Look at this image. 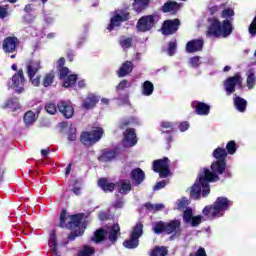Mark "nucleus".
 Returning <instances> with one entry per match:
<instances>
[{
  "mask_svg": "<svg viewBox=\"0 0 256 256\" xmlns=\"http://www.w3.org/2000/svg\"><path fill=\"white\" fill-rule=\"evenodd\" d=\"M213 157L217 159L212 163L211 170L204 168L198 175V180L191 187L190 195L192 199H199L201 197H207L211 193L209 183H215L219 181V175L225 173V158L227 157V150L225 148H216L213 152Z\"/></svg>",
  "mask_w": 256,
  "mask_h": 256,
  "instance_id": "nucleus-1",
  "label": "nucleus"
},
{
  "mask_svg": "<svg viewBox=\"0 0 256 256\" xmlns=\"http://www.w3.org/2000/svg\"><path fill=\"white\" fill-rule=\"evenodd\" d=\"M234 15L235 11H233V9L225 8L224 6L221 17L225 20L220 22L216 18H211L209 20L210 26L208 28V34L213 35L214 37H229V35L233 33L231 21H233Z\"/></svg>",
  "mask_w": 256,
  "mask_h": 256,
  "instance_id": "nucleus-2",
  "label": "nucleus"
},
{
  "mask_svg": "<svg viewBox=\"0 0 256 256\" xmlns=\"http://www.w3.org/2000/svg\"><path fill=\"white\" fill-rule=\"evenodd\" d=\"M233 203L225 197H218L212 205L205 206L202 213L207 219L213 220L225 215Z\"/></svg>",
  "mask_w": 256,
  "mask_h": 256,
  "instance_id": "nucleus-3",
  "label": "nucleus"
},
{
  "mask_svg": "<svg viewBox=\"0 0 256 256\" xmlns=\"http://www.w3.org/2000/svg\"><path fill=\"white\" fill-rule=\"evenodd\" d=\"M120 230L119 224H114L106 228L96 230L92 241H94V243H101L104 239H109L111 243H115V241H117V234Z\"/></svg>",
  "mask_w": 256,
  "mask_h": 256,
  "instance_id": "nucleus-4",
  "label": "nucleus"
},
{
  "mask_svg": "<svg viewBox=\"0 0 256 256\" xmlns=\"http://www.w3.org/2000/svg\"><path fill=\"white\" fill-rule=\"evenodd\" d=\"M103 137V128H94L90 132H83L80 136V141L86 147H91L95 145Z\"/></svg>",
  "mask_w": 256,
  "mask_h": 256,
  "instance_id": "nucleus-5",
  "label": "nucleus"
},
{
  "mask_svg": "<svg viewBox=\"0 0 256 256\" xmlns=\"http://www.w3.org/2000/svg\"><path fill=\"white\" fill-rule=\"evenodd\" d=\"M103 137V128H94L90 132H83L80 136V141L86 147H91L95 145Z\"/></svg>",
  "mask_w": 256,
  "mask_h": 256,
  "instance_id": "nucleus-6",
  "label": "nucleus"
},
{
  "mask_svg": "<svg viewBox=\"0 0 256 256\" xmlns=\"http://www.w3.org/2000/svg\"><path fill=\"white\" fill-rule=\"evenodd\" d=\"M143 235V224L137 223L131 233L130 239L126 240L123 245L126 249H135L139 247V238Z\"/></svg>",
  "mask_w": 256,
  "mask_h": 256,
  "instance_id": "nucleus-7",
  "label": "nucleus"
},
{
  "mask_svg": "<svg viewBox=\"0 0 256 256\" xmlns=\"http://www.w3.org/2000/svg\"><path fill=\"white\" fill-rule=\"evenodd\" d=\"M81 223V214L67 216V211L63 210L60 215V227L67 229H73L75 227H79Z\"/></svg>",
  "mask_w": 256,
  "mask_h": 256,
  "instance_id": "nucleus-8",
  "label": "nucleus"
},
{
  "mask_svg": "<svg viewBox=\"0 0 256 256\" xmlns=\"http://www.w3.org/2000/svg\"><path fill=\"white\" fill-rule=\"evenodd\" d=\"M153 170L159 173L160 177H169L171 170H169V158L164 157L153 162Z\"/></svg>",
  "mask_w": 256,
  "mask_h": 256,
  "instance_id": "nucleus-9",
  "label": "nucleus"
},
{
  "mask_svg": "<svg viewBox=\"0 0 256 256\" xmlns=\"http://www.w3.org/2000/svg\"><path fill=\"white\" fill-rule=\"evenodd\" d=\"M10 87L16 91V93H23V91H25V75L23 74V70H19L13 75Z\"/></svg>",
  "mask_w": 256,
  "mask_h": 256,
  "instance_id": "nucleus-10",
  "label": "nucleus"
},
{
  "mask_svg": "<svg viewBox=\"0 0 256 256\" xmlns=\"http://www.w3.org/2000/svg\"><path fill=\"white\" fill-rule=\"evenodd\" d=\"M129 19V14L124 11H116L110 20V25L108 26V31H113V29L119 27L123 21Z\"/></svg>",
  "mask_w": 256,
  "mask_h": 256,
  "instance_id": "nucleus-11",
  "label": "nucleus"
},
{
  "mask_svg": "<svg viewBox=\"0 0 256 256\" xmlns=\"http://www.w3.org/2000/svg\"><path fill=\"white\" fill-rule=\"evenodd\" d=\"M241 85H243V79L239 74H236L235 76L228 78L224 83L225 91L228 93V95L234 93L235 87H241Z\"/></svg>",
  "mask_w": 256,
  "mask_h": 256,
  "instance_id": "nucleus-12",
  "label": "nucleus"
},
{
  "mask_svg": "<svg viewBox=\"0 0 256 256\" xmlns=\"http://www.w3.org/2000/svg\"><path fill=\"white\" fill-rule=\"evenodd\" d=\"M155 17L153 15L143 16L139 19L137 24L138 31L145 33L146 31H150L155 25Z\"/></svg>",
  "mask_w": 256,
  "mask_h": 256,
  "instance_id": "nucleus-13",
  "label": "nucleus"
},
{
  "mask_svg": "<svg viewBox=\"0 0 256 256\" xmlns=\"http://www.w3.org/2000/svg\"><path fill=\"white\" fill-rule=\"evenodd\" d=\"M179 25H181L179 19L166 20L162 25V34L173 35V33H177Z\"/></svg>",
  "mask_w": 256,
  "mask_h": 256,
  "instance_id": "nucleus-14",
  "label": "nucleus"
},
{
  "mask_svg": "<svg viewBox=\"0 0 256 256\" xmlns=\"http://www.w3.org/2000/svg\"><path fill=\"white\" fill-rule=\"evenodd\" d=\"M58 111L66 119H71V117L75 115V108H73V104H71L69 101H60L58 103Z\"/></svg>",
  "mask_w": 256,
  "mask_h": 256,
  "instance_id": "nucleus-15",
  "label": "nucleus"
},
{
  "mask_svg": "<svg viewBox=\"0 0 256 256\" xmlns=\"http://www.w3.org/2000/svg\"><path fill=\"white\" fill-rule=\"evenodd\" d=\"M165 233H167V235H171V233H174V235L171 236L170 239H173V237H179L181 235V221L172 220L166 223Z\"/></svg>",
  "mask_w": 256,
  "mask_h": 256,
  "instance_id": "nucleus-16",
  "label": "nucleus"
},
{
  "mask_svg": "<svg viewBox=\"0 0 256 256\" xmlns=\"http://www.w3.org/2000/svg\"><path fill=\"white\" fill-rule=\"evenodd\" d=\"M124 147H134L137 145V134H135V130L128 128L124 132V139H123Z\"/></svg>",
  "mask_w": 256,
  "mask_h": 256,
  "instance_id": "nucleus-17",
  "label": "nucleus"
},
{
  "mask_svg": "<svg viewBox=\"0 0 256 256\" xmlns=\"http://www.w3.org/2000/svg\"><path fill=\"white\" fill-rule=\"evenodd\" d=\"M19 43V40H17L16 37H7L2 44V49L5 51V53H13L15 49H17V45Z\"/></svg>",
  "mask_w": 256,
  "mask_h": 256,
  "instance_id": "nucleus-18",
  "label": "nucleus"
},
{
  "mask_svg": "<svg viewBox=\"0 0 256 256\" xmlns=\"http://www.w3.org/2000/svg\"><path fill=\"white\" fill-rule=\"evenodd\" d=\"M26 69L28 77H35L41 69V60H30L26 65Z\"/></svg>",
  "mask_w": 256,
  "mask_h": 256,
  "instance_id": "nucleus-19",
  "label": "nucleus"
},
{
  "mask_svg": "<svg viewBox=\"0 0 256 256\" xmlns=\"http://www.w3.org/2000/svg\"><path fill=\"white\" fill-rule=\"evenodd\" d=\"M203 49V40L195 39L186 44V53H197Z\"/></svg>",
  "mask_w": 256,
  "mask_h": 256,
  "instance_id": "nucleus-20",
  "label": "nucleus"
},
{
  "mask_svg": "<svg viewBox=\"0 0 256 256\" xmlns=\"http://www.w3.org/2000/svg\"><path fill=\"white\" fill-rule=\"evenodd\" d=\"M192 107H194L197 115H209L210 107L203 102H193Z\"/></svg>",
  "mask_w": 256,
  "mask_h": 256,
  "instance_id": "nucleus-21",
  "label": "nucleus"
},
{
  "mask_svg": "<svg viewBox=\"0 0 256 256\" xmlns=\"http://www.w3.org/2000/svg\"><path fill=\"white\" fill-rule=\"evenodd\" d=\"M99 102V99H97V96L95 94H90L88 97L83 101L82 107L83 109H93L95 105Z\"/></svg>",
  "mask_w": 256,
  "mask_h": 256,
  "instance_id": "nucleus-22",
  "label": "nucleus"
},
{
  "mask_svg": "<svg viewBox=\"0 0 256 256\" xmlns=\"http://www.w3.org/2000/svg\"><path fill=\"white\" fill-rule=\"evenodd\" d=\"M181 9V5L177 2H167L164 4L162 11L164 13H177Z\"/></svg>",
  "mask_w": 256,
  "mask_h": 256,
  "instance_id": "nucleus-23",
  "label": "nucleus"
},
{
  "mask_svg": "<svg viewBox=\"0 0 256 256\" xmlns=\"http://www.w3.org/2000/svg\"><path fill=\"white\" fill-rule=\"evenodd\" d=\"M131 177L132 179H134L135 183L139 185L143 183V181H145V172H143V170H141L140 168H136L132 170Z\"/></svg>",
  "mask_w": 256,
  "mask_h": 256,
  "instance_id": "nucleus-24",
  "label": "nucleus"
},
{
  "mask_svg": "<svg viewBox=\"0 0 256 256\" xmlns=\"http://www.w3.org/2000/svg\"><path fill=\"white\" fill-rule=\"evenodd\" d=\"M99 187L105 191V193H111L115 189V184L109 182V180L102 178L98 181Z\"/></svg>",
  "mask_w": 256,
  "mask_h": 256,
  "instance_id": "nucleus-25",
  "label": "nucleus"
},
{
  "mask_svg": "<svg viewBox=\"0 0 256 256\" xmlns=\"http://www.w3.org/2000/svg\"><path fill=\"white\" fill-rule=\"evenodd\" d=\"M131 71H133V63L126 61L120 67L118 76L125 77L126 75H129V73H131Z\"/></svg>",
  "mask_w": 256,
  "mask_h": 256,
  "instance_id": "nucleus-26",
  "label": "nucleus"
},
{
  "mask_svg": "<svg viewBox=\"0 0 256 256\" xmlns=\"http://www.w3.org/2000/svg\"><path fill=\"white\" fill-rule=\"evenodd\" d=\"M234 105L237 109V111H240V113H245V109H247V100L235 96L234 97Z\"/></svg>",
  "mask_w": 256,
  "mask_h": 256,
  "instance_id": "nucleus-27",
  "label": "nucleus"
},
{
  "mask_svg": "<svg viewBox=\"0 0 256 256\" xmlns=\"http://www.w3.org/2000/svg\"><path fill=\"white\" fill-rule=\"evenodd\" d=\"M116 154L114 151H104L102 153L101 156L98 157V161H100V163H109V161H113V159H115Z\"/></svg>",
  "mask_w": 256,
  "mask_h": 256,
  "instance_id": "nucleus-28",
  "label": "nucleus"
},
{
  "mask_svg": "<svg viewBox=\"0 0 256 256\" xmlns=\"http://www.w3.org/2000/svg\"><path fill=\"white\" fill-rule=\"evenodd\" d=\"M154 89L155 87L153 86V83L150 81H145L142 85V95L149 97V95H153Z\"/></svg>",
  "mask_w": 256,
  "mask_h": 256,
  "instance_id": "nucleus-29",
  "label": "nucleus"
},
{
  "mask_svg": "<svg viewBox=\"0 0 256 256\" xmlns=\"http://www.w3.org/2000/svg\"><path fill=\"white\" fill-rule=\"evenodd\" d=\"M119 193L122 195H127L131 191V182L129 180L121 181L118 184Z\"/></svg>",
  "mask_w": 256,
  "mask_h": 256,
  "instance_id": "nucleus-30",
  "label": "nucleus"
},
{
  "mask_svg": "<svg viewBox=\"0 0 256 256\" xmlns=\"http://www.w3.org/2000/svg\"><path fill=\"white\" fill-rule=\"evenodd\" d=\"M77 83V75L70 74L63 80V87H73Z\"/></svg>",
  "mask_w": 256,
  "mask_h": 256,
  "instance_id": "nucleus-31",
  "label": "nucleus"
},
{
  "mask_svg": "<svg viewBox=\"0 0 256 256\" xmlns=\"http://www.w3.org/2000/svg\"><path fill=\"white\" fill-rule=\"evenodd\" d=\"M255 83H256L255 72L253 70H250L247 72V87H248V89H253V87H255Z\"/></svg>",
  "mask_w": 256,
  "mask_h": 256,
  "instance_id": "nucleus-32",
  "label": "nucleus"
},
{
  "mask_svg": "<svg viewBox=\"0 0 256 256\" xmlns=\"http://www.w3.org/2000/svg\"><path fill=\"white\" fill-rule=\"evenodd\" d=\"M35 121H37V116L32 111H28L24 115V122L26 125H33Z\"/></svg>",
  "mask_w": 256,
  "mask_h": 256,
  "instance_id": "nucleus-33",
  "label": "nucleus"
},
{
  "mask_svg": "<svg viewBox=\"0 0 256 256\" xmlns=\"http://www.w3.org/2000/svg\"><path fill=\"white\" fill-rule=\"evenodd\" d=\"M134 9L135 11H142V9H145L147 5H149V0H134Z\"/></svg>",
  "mask_w": 256,
  "mask_h": 256,
  "instance_id": "nucleus-34",
  "label": "nucleus"
},
{
  "mask_svg": "<svg viewBox=\"0 0 256 256\" xmlns=\"http://www.w3.org/2000/svg\"><path fill=\"white\" fill-rule=\"evenodd\" d=\"M57 108L59 109L55 102H48L45 105L46 113H48L49 115H55L57 113Z\"/></svg>",
  "mask_w": 256,
  "mask_h": 256,
  "instance_id": "nucleus-35",
  "label": "nucleus"
},
{
  "mask_svg": "<svg viewBox=\"0 0 256 256\" xmlns=\"http://www.w3.org/2000/svg\"><path fill=\"white\" fill-rule=\"evenodd\" d=\"M188 205H189V200H187L186 198H182L176 201V209H178V211H185V209H188L187 208Z\"/></svg>",
  "mask_w": 256,
  "mask_h": 256,
  "instance_id": "nucleus-36",
  "label": "nucleus"
},
{
  "mask_svg": "<svg viewBox=\"0 0 256 256\" xmlns=\"http://www.w3.org/2000/svg\"><path fill=\"white\" fill-rule=\"evenodd\" d=\"M93 253H95V248L91 246H84V248L78 252L77 256H91Z\"/></svg>",
  "mask_w": 256,
  "mask_h": 256,
  "instance_id": "nucleus-37",
  "label": "nucleus"
},
{
  "mask_svg": "<svg viewBox=\"0 0 256 256\" xmlns=\"http://www.w3.org/2000/svg\"><path fill=\"white\" fill-rule=\"evenodd\" d=\"M54 79L55 74H53V72L46 74L43 78V85L45 87H50L53 84Z\"/></svg>",
  "mask_w": 256,
  "mask_h": 256,
  "instance_id": "nucleus-38",
  "label": "nucleus"
},
{
  "mask_svg": "<svg viewBox=\"0 0 256 256\" xmlns=\"http://www.w3.org/2000/svg\"><path fill=\"white\" fill-rule=\"evenodd\" d=\"M166 255H167V248L161 246V247L154 248L150 256H166Z\"/></svg>",
  "mask_w": 256,
  "mask_h": 256,
  "instance_id": "nucleus-39",
  "label": "nucleus"
},
{
  "mask_svg": "<svg viewBox=\"0 0 256 256\" xmlns=\"http://www.w3.org/2000/svg\"><path fill=\"white\" fill-rule=\"evenodd\" d=\"M191 219H193V209L186 208L183 214V221L184 223H191Z\"/></svg>",
  "mask_w": 256,
  "mask_h": 256,
  "instance_id": "nucleus-40",
  "label": "nucleus"
},
{
  "mask_svg": "<svg viewBox=\"0 0 256 256\" xmlns=\"http://www.w3.org/2000/svg\"><path fill=\"white\" fill-rule=\"evenodd\" d=\"M226 149L229 155H235L237 151V144H235V141H230L227 143Z\"/></svg>",
  "mask_w": 256,
  "mask_h": 256,
  "instance_id": "nucleus-41",
  "label": "nucleus"
},
{
  "mask_svg": "<svg viewBox=\"0 0 256 256\" xmlns=\"http://www.w3.org/2000/svg\"><path fill=\"white\" fill-rule=\"evenodd\" d=\"M146 209L149 211H161V209H165V205L163 204H151V203H146L145 204Z\"/></svg>",
  "mask_w": 256,
  "mask_h": 256,
  "instance_id": "nucleus-42",
  "label": "nucleus"
},
{
  "mask_svg": "<svg viewBox=\"0 0 256 256\" xmlns=\"http://www.w3.org/2000/svg\"><path fill=\"white\" fill-rule=\"evenodd\" d=\"M140 123H141V120H139V118L132 117L129 120L124 121L123 124L120 126V128L123 129V127L127 125H139Z\"/></svg>",
  "mask_w": 256,
  "mask_h": 256,
  "instance_id": "nucleus-43",
  "label": "nucleus"
},
{
  "mask_svg": "<svg viewBox=\"0 0 256 256\" xmlns=\"http://www.w3.org/2000/svg\"><path fill=\"white\" fill-rule=\"evenodd\" d=\"M201 58L199 56H194L189 59V65L190 67H193L194 69H197L199 65H201Z\"/></svg>",
  "mask_w": 256,
  "mask_h": 256,
  "instance_id": "nucleus-44",
  "label": "nucleus"
},
{
  "mask_svg": "<svg viewBox=\"0 0 256 256\" xmlns=\"http://www.w3.org/2000/svg\"><path fill=\"white\" fill-rule=\"evenodd\" d=\"M77 139V128L71 125L68 133V141H75Z\"/></svg>",
  "mask_w": 256,
  "mask_h": 256,
  "instance_id": "nucleus-45",
  "label": "nucleus"
},
{
  "mask_svg": "<svg viewBox=\"0 0 256 256\" xmlns=\"http://www.w3.org/2000/svg\"><path fill=\"white\" fill-rule=\"evenodd\" d=\"M165 227H166V223H163V222L156 223V225L153 228L154 233H156L157 235H159V233H163V232L165 233Z\"/></svg>",
  "mask_w": 256,
  "mask_h": 256,
  "instance_id": "nucleus-46",
  "label": "nucleus"
},
{
  "mask_svg": "<svg viewBox=\"0 0 256 256\" xmlns=\"http://www.w3.org/2000/svg\"><path fill=\"white\" fill-rule=\"evenodd\" d=\"M131 87V82L127 80H122L116 87L117 91H123L127 88Z\"/></svg>",
  "mask_w": 256,
  "mask_h": 256,
  "instance_id": "nucleus-47",
  "label": "nucleus"
},
{
  "mask_svg": "<svg viewBox=\"0 0 256 256\" xmlns=\"http://www.w3.org/2000/svg\"><path fill=\"white\" fill-rule=\"evenodd\" d=\"M177 49V40L173 42H169L168 44V55L173 56L175 55V50Z\"/></svg>",
  "mask_w": 256,
  "mask_h": 256,
  "instance_id": "nucleus-48",
  "label": "nucleus"
},
{
  "mask_svg": "<svg viewBox=\"0 0 256 256\" xmlns=\"http://www.w3.org/2000/svg\"><path fill=\"white\" fill-rule=\"evenodd\" d=\"M162 133H169V131H173V124L171 122H162Z\"/></svg>",
  "mask_w": 256,
  "mask_h": 256,
  "instance_id": "nucleus-49",
  "label": "nucleus"
},
{
  "mask_svg": "<svg viewBox=\"0 0 256 256\" xmlns=\"http://www.w3.org/2000/svg\"><path fill=\"white\" fill-rule=\"evenodd\" d=\"M28 78L31 84L34 85V87H39V85L41 84V76H28Z\"/></svg>",
  "mask_w": 256,
  "mask_h": 256,
  "instance_id": "nucleus-50",
  "label": "nucleus"
},
{
  "mask_svg": "<svg viewBox=\"0 0 256 256\" xmlns=\"http://www.w3.org/2000/svg\"><path fill=\"white\" fill-rule=\"evenodd\" d=\"M131 43H133V39L131 38H126L120 41V45L124 49H129V47H131Z\"/></svg>",
  "mask_w": 256,
  "mask_h": 256,
  "instance_id": "nucleus-51",
  "label": "nucleus"
},
{
  "mask_svg": "<svg viewBox=\"0 0 256 256\" xmlns=\"http://www.w3.org/2000/svg\"><path fill=\"white\" fill-rule=\"evenodd\" d=\"M203 217L201 215L192 217L191 221L189 222L192 227H197V225H200L201 220Z\"/></svg>",
  "mask_w": 256,
  "mask_h": 256,
  "instance_id": "nucleus-52",
  "label": "nucleus"
},
{
  "mask_svg": "<svg viewBox=\"0 0 256 256\" xmlns=\"http://www.w3.org/2000/svg\"><path fill=\"white\" fill-rule=\"evenodd\" d=\"M85 232V229H81L78 232H72L68 239H70V241H74L75 237H81V235H83V233Z\"/></svg>",
  "mask_w": 256,
  "mask_h": 256,
  "instance_id": "nucleus-53",
  "label": "nucleus"
},
{
  "mask_svg": "<svg viewBox=\"0 0 256 256\" xmlns=\"http://www.w3.org/2000/svg\"><path fill=\"white\" fill-rule=\"evenodd\" d=\"M70 72H69V68H61L60 69V79H62L63 81H65V78L66 77H69V75H71V74H69Z\"/></svg>",
  "mask_w": 256,
  "mask_h": 256,
  "instance_id": "nucleus-54",
  "label": "nucleus"
},
{
  "mask_svg": "<svg viewBox=\"0 0 256 256\" xmlns=\"http://www.w3.org/2000/svg\"><path fill=\"white\" fill-rule=\"evenodd\" d=\"M223 7H225V4H222L220 6H213L210 8V13L211 15H215V13H217V11H223Z\"/></svg>",
  "mask_w": 256,
  "mask_h": 256,
  "instance_id": "nucleus-55",
  "label": "nucleus"
},
{
  "mask_svg": "<svg viewBox=\"0 0 256 256\" xmlns=\"http://www.w3.org/2000/svg\"><path fill=\"white\" fill-rule=\"evenodd\" d=\"M7 6H0V19H5L7 17Z\"/></svg>",
  "mask_w": 256,
  "mask_h": 256,
  "instance_id": "nucleus-56",
  "label": "nucleus"
},
{
  "mask_svg": "<svg viewBox=\"0 0 256 256\" xmlns=\"http://www.w3.org/2000/svg\"><path fill=\"white\" fill-rule=\"evenodd\" d=\"M165 185H167V181H165V180L158 182L154 186V191H159V189H163L165 187Z\"/></svg>",
  "mask_w": 256,
  "mask_h": 256,
  "instance_id": "nucleus-57",
  "label": "nucleus"
},
{
  "mask_svg": "<svg viewBox=\"0 0 256 256\" xmlns=\"http://www.w3.org/2000/svg\"><path fill=\"white\" fill-rule=\"evenodd\" d=\"M179 129L182 133H184V131H187V129H189V122H182L179 125Z\"/></svg>",
  "mask_w": 256,
  "mask_h": 256,
  "instance_id": "nucleus-58",
  "label": "nucleus"
},
{
  "mask_svg": "<svg viewBox=\"0 0 256 256\" xmlns=\"http://www.w3.org/2000/svg\"><path fill=\"white\" fill-rule=\"evenodd\" d=\"M196 256H207V253L205 252L204 248H199L196 252Z\"/></svg>",
  "mask_w": 256,
  "mask_h": 256,
  "instance_id": "nucleus-59",
  "label": "nucleus"
},
{
  "mask_svg": "<svg viewBox=\"0 0 256 256\" xmlns=\"http://www.w3.org/2000/svg\"><path fill=\"white\" fill-rule=\"evenodd\" d=\"M77 85H78V89H85L87 84L85 80H80Z\"/></svg>",
  "mask_w": 256,
  "mask_h": 256,
  "instance_id": "nucleus-60",
  "label": "nucleus"
},
{
  "mask_svg": "<svg viewBox=\"0 0 256 256\" xmlns=\"http://www.w3.org/2000/svg\"><path fill=\"white\" fill-rule=\"evenodd\" d=\"M57 65H58V67H63V65H65V58H60L57 61Z\"/></svg>",
  "mask_w": 256,
  "mask_h": 256,
  "instance_id": "nucleus-61",
  "label": "nucleus"
},
{
  "mask_svg": "<svg viewBox=\"0 0 256 256\" xmlns=\"http://www.w3.org/2000/svg\"><path fill=\"white\" fill-rule=\"evenodd\" d=\"M50 239L52 241V245H54V247H55V245H57V240H55V234L54 233H52L50 235Z\"/></svg>",
  "mask_w": 256,
  "mask_h": 256,
  "instance_id": "nucleus-62",
  "label": "nucleus"
},
{
  "mask_svg": "<svg viewBox=\"0 0 256 256\" xmlns=\"http://www.w3.org/2000/svg\"><path fill=\"white\" fill-rule=\"evenodd\" d=\"M41 155H43V157H47V155H49V149L41 150Z\"/></svg>",
  "mask_w": 256,
  "mask_h": 256,
  "instance_id": "nucleus-63",
  "label": "nucleus"
},
{
  "mask_svg": "<svg viewBox=\"0 0 256 256\" xmlns=\"http://www.w3.org/2000/svg\"><path fill=\"white\" fill-rule=\"evenodd\" d=\"M101 102L103 103V105H109V99L107 98H102Z\"/></svg>",
  "mask_w": 256,
  "mask_h": 256,
  "instance_id": "nucleus-64",
  "label": "nucleus"
}]
</instances>
